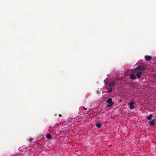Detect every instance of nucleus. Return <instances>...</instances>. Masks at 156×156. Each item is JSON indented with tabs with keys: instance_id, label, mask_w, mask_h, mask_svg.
Wrapping results in <instances>:
<instances>
[{
	"instance_id": "obj_1",
	"label": "nucleus",
	"mask_w": 156,
	"mask_h": 156,
	"mask_svg": "<svg viewBox=\"0 0 156 156\" xmlns=\"http://www.w3.org/2000/svg\"><path fill=\"white\" fill-rule=\"evenodd\" d=\"M145 69L146 68L143 66H138L132 70L133 72L132 73L129 74V78L133 80L136 79V77L135 75V73H136V72H141L142 71H144Z\"/></svg>"
},
{
	"instance_id": "obj_2",
	"label": "nucleus",
	"mask_w": 156,
	"mask_h": 156,
	"mask_svg": "<svg viewBox=\"0 0 156 156\" xmlns=\"http://www.w3.org/2000/svg\"><path fill=\"white\" fill-rule=\"evenodd\" d=\"M143 74V72H136V73H135L136 77H137L138 79L141 78Z\"/></svg>"
},
{
	"instance_id": "obj_3",
	"label": "nucleus",
	"mask_w": 156,
	"mask_h": 156,
	"mask_svg": "<svg viewBox=\"0 0 156 156\" xmlns=\"http://www.w3.org/2000/svg\"><path fill=\"white\" fill-rule=\"evenodd\" d=\"M128 104L131 109H133L134 108V105L135 104V103L134 101H131Z\"/></svg>"
},
{
	"instance_id": "obj_4",
	"label": "nucleus",
	"mask_w": 156,
	"mask_h": 156,
	"mask_svg": "<svg viewBox=\"0 0 156 156\" xmlns=\"http://www.w3.org/2000/svg\"><path fill=\"white\" fill-rule=\"evenodd\" d=\"M115 84L116 83L114 81H111L108 84V86L112 88H114Z\"/></svg>"
},
{
	"instance_id": "obj_5",
	"label": "nucleus",
	"mask_w": 156,
	"mask_h": 156,
	"mask_svg": "<svg viewBox=\"0 0 156 156\" xmlns=\"http://www.w3.org/2000/svg\"><path fill=\"white\" fill-rule=\"evenodd\" d=\"M144 58L147 61H150L152 59V57L151 56L149 55H145Z\"/></svg>"
},
{
	"instance_id": "obj_6",
	"label": "nucleus",
	"mask_w": 156,
	"mask_h": 156,
	"mask_svg": "<svg viewBox=\"0 0 156 156\" xmlns=\"http://www.w3.org/2000/svg\"><path fill=\"white\" fill-rule=\"evenodd\" d=\"M155 119H152L149 122V125L151 126H153L155 125Z\"/></svg>"
},
{
	"instance_id": "obj_7",
	"label": "nucleus",
	"mask_w": 156,
	"mask_h": 156,
	"mask_svg": "<svg viewBox=\"0 0 156 156\" xmlns=\"http://www.w3.org/2000/svg\"><path fill=\"white\" fill-rule=\"evenodd\" d=\"M106 102L109 104H113L114 103L113 102H112V100L111 98H108L107 99Z\"/></svg>"
},
{
	"instance_id": "obj_8",
	"label": "nucleus",
	"mask_w": 156,
	"mask_h": 156,
	"mask_svg": "<svg viewBox=\"0 0 156 156\" xmlns=\"http://www.w3.org/2000/svg\"><path fill=\"white\" fill-rule=\"evenodd\" d=\"M96 126L98 128H100L101 126V124L99 122H98L96 123Z\"/></svg>"
},
{
	"instance_id": "obj_9",
	"label": "nucleus",
	"mask_w": 156,
	"mask_h": 156,
	"mask_svg": "<svg viewBox=\"0 0 156 156\" xmlns=\"http://www.w3.org/2000/svg\"><path fill=\"white\" fill-rule=\"evenodd\" d=\"M152 117V114H150L149 116H147V119L148 120H151Z\"/></svg>"
},
{
	"instance_id": "obj_10",
	"label": "nucleus",
	"mask_w": 156,
	"mask_h": 156,
	"mask_svg": "<svg viewBox=\"0 0 156 156\" xmlns=\"http://www.w3.org/2000/svg\"><path fill=\"white\" fill-rule=\"evenodd\" d=\"M46 137L47 139H50L51 138V136L50 134H48L46 135Z\"/></svg>"
},
{
	"instance_id": "obj_11",
	"label": "nucleus",
	"mask_w": 156,
	"mask_h": 156,
	"mask_svg": "<svg viewBox=\"0 0 156 156\" xmlns=\"http://www.w3.org/2000/svg\"><path fill=\"white\" fill-rule=\"evenodd\" d=\"M112 88L110 87V88H108L107 92L110 93L112 92Z\"/></svg>"
},
{
	"instance_id": "obj_12",
	"label": "nucleus",
	"mask_w": 156,
	"mask_h": 156,
	"mask_svg": "<svg viewBox=\"0 0 156 156\" xmlns=\"http://www.w3.org/2000/svg\"><path fill=\"white\" fill-rule=\"evenodd\" d=\"M32 140H33V139L31 138H30L28 140L30 141H31Z\"/></svg>"
},
{
	"instance_id": "obj_13",
	"label": "nucleus",
	"mask_w": 156,
	"mask_h": 156,
	"mask_svg": "<svg viewBox=\"0 0 156 156\" xmlns=\"http://www.w3.org/2000/svg\"><path fill=\"white\" fill-rule=\"evenodd\" d=\"M83 109H84L85 110H87V108H86L84 107H83Z\"/></svg>"
},
{
	"instance_id": "obj_14",
	"label": "nucleus",
	"mask_w": 156,
	"mask_h": 156,
	"mask_svg": "<svg viewBox=\"0 0 156 156\" xmlns=\"http://www.w3.org/2000/svg\"><path fill=\"white\" fill-rule=\"evenodd\" d=\"M59 116H60V117H61V116H62V115H61V114H59Z\"/></svg>"
},
{
	"instance_id": "obj_15",
	"label": "nucleus",
	"mask_w": 156,
	"mask_h": 156,
	"mask_svg": "<svg viewBox=\"0 0 156 156\" xmlns=\"http://www.w3.org/2000/svg\"><path fill=\"white\" fill-rule=\"evenodd\" d=\"M111 105H110L108 106V107H110V106H111Z\"/></svg>"
}]
</instances>
